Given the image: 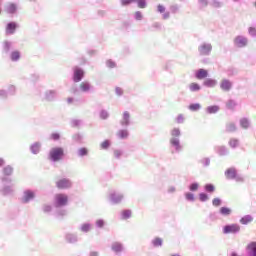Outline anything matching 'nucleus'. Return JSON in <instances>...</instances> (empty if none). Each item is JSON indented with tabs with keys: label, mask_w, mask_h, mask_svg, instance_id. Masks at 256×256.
I'll use <instances>...</instances> for the list:
<instances>
[{
	"label": "nucleus",
	"mask_w": 256,
	"mask_h": 256,
	"mask_svg": "<svg viewBox=\"0 0 256 256\" xmlns=\"http://www.w3.org/2000/svg\"><path fill=\"white\" fill-rule=\"evenodd\" d=\"M226 107L227 109H230V111H233L235 107H237V101L233 99L228 100L226 103Z\"/></svg>",
	"instance_id": "5701e85b"
},
{
	"label": "nucleus",
	"mask_w": 256,
	"mask_h": 256,
	"mask_svg": "<svg viewBox=\"0 0 256 256\" xmlns=\"http://www.w3.org/2000/svg\"><path fill=\"white\" fill-rule=\"evenodd\" d=\"M60 137L61 136L58 133H53L51 135V139H53V141H59Z\"/></svg>",
	"instance_id": "8fccbe9b"
},
{
	"label": "nucleus",
	"mask_w": 256,
	"mask_h": 256,
	"mask_svg": "<svg viewBox=\"0 0 256 256\" xmlns=\"http://www.w3.org/2000/svg\"><path fill=\"white\" fill-rule=\"evenodd\" d=\"M129 217H131V210H123L122 219H129Z\"/></svg>",
	"instance_id": "ea45409f"
},
{
	"label": "nucleus",
	"mask_w": 256,
	"mask_h": 256,
	"mask_svg": "<svg viewBox=\"0 0 256 256\" xmlns=\"http://www.w3.org/2000/svg\"><path fill=\"white\" fill-rule=\"evenodd\" d=\"M112 250L115 251V253H120V251H123V246L119 243H114L112 245Z\"/></svg>",
	"instance_id": "72a5a7b5"
},
{
	"label": "nucleus",
	"mask_w": 256,
	"mask_h": 256,
	"mask_svg": "<svg viewBox=\"0 0 256 256\" xmlns=\"http://www.w3.org/2000/svg\"><path fill=\"white\" fill-rule=\"evenodd\" d=\"M224 3L221 0H209V6L213 7V9H221Z\"/></svg>",
	"instance_id": "4468645a"
},
{
	"label": "nucleus",
	"mask_w": 256,
	"mask_h": 256,
	"mask_svg": "<svg viewBox=\"0 0 256 256\" xmlns=\"http://www.w3.org/2000/svg\"><path fill=\"white\" fill-rule=\"evenodd\" d=\"M115 92H116V95H119V96L123 95V89H121L120 87H117L115 89Z\"/></svg>",
	"instance_id": "4d7b16f0"
},
{
	"label": "nucleus",
	"mask_w": 256,
	"mask_h": 256,
	"mask_svg": "<svg viewBox=\"0 0 256 256\" xmlns=\"http://www.w3.org/2000/svg\"><path fill=\"white\" fill-rule=\"evenodd\" d=\"M114 155H116V157H119L121 155V153L119 151H115Z\"/></svg>",
	"instance_id": "e2e57ef3"
},
{
	"label": "nucleus",
	"mask_w": 256,
	"mask_h": 256,
	"mask_svg": "<svg viewBox=\"0 0 256 256\" xmlns=\"http://www.w3.org/2000/svg\"><path fill=\"white\" fill-rule=\"evenodd\" d=\"M91 89V84L89 82H82L80 84V90L83 91V93H87Z\"/></svg>",
	"instance_id": "393cba45"
},
{
	"label": "nucleus",
	"mask_w": 256,
	"mask_h": 256,
	"mask_svg": "<svg viewBox=\"0 0 256 256\" xmlns=\"http://www.w3.org/2000/svg\"><path fill=\"white\" fill-rule=\"evenodd\" d=\"M71 185H72L71 180L67 178H62L56 181V187L58 189H70Z\"/></svg>",
	"instance_id": "423d86ee"
},
{
	"label": "nucleus",
	"mask_w": 256,
	"mask_h": 256,
	"mask_svg": "<svg viewBox=\"0 0 256 256\" xmlns=\"http://www.w3.org/2000/svg\"><path fill=\"white\" fill-rule=\"evenodd\" d=\"M251 125V122H249V119L242 118L240 119V126L242 129H249V126Z\"/></svg>",
	"instance_id": "b1692460"
},
{
	"label": "nucleus",
	"mask_w": 256,
	"mask_h": 256,
	"mask_svg": "<svg viewBox=\"0 0 256 256\" xmlns=\"http://www.w3.org/2000/svg\"><path fill=\"white\" fill-rule=\"evenodd\" d=\"M12 61H19L21 59V53L19 51H14L11 53Z\"/></svg>",
	"instance_id": "473e14b6"
},
{
	"label": "nucleus",
	"mask_w": 256,
	"mask_h": 256,
	"mask_svg": "<svg viewBox=\"0 0 256 256\" xmlns=\"http://www.w3.org/2000/svg\"><path fill=\"white\" fill-rule=\"evenodd\" d=\"M90 229H91V225H89V224L82 225V231L84 233H87L88 231H90Z\"/></svg>",
	"instance_id": "49530a36"
},
{
	"label": "nucleus",
	"mask_w": 256,
	"mask_h": 256,
	"mask_svg": "<svg viewBox=\"0 0 256 256\" xmlns=\"http://www.w3.org/2000/svg\"><path fill=\"white\" fill-rule=\"evenodd\" d=\"M205 161H209V158H206Z\"/></svg>",
	"instance_id": "774afa93"
},
{
	"label": "nucleus",
	"mask_w": 256,
	"mask_h": 256,
	"mask_svg": "<svg viewBox=\"0 0 256 256\" xmlns=\"http://www.w3.org/2000/svg\"><path fill=\"white\" fill-rule=\"evenodd\" d=\"M234 1V3H237V1H239V0H233Z\"/></svg>",
	"instance_id": "338daca9"
},
{
	"label": "nucleus",
	"mask_w": 256,
	"mask_h": 256,
	"mask_svg": "<svg viewBox=\"0 0 256 256\" xmlns=\"http://www.w3.org/2000/svg\"><path fill=\"white\" fill-rule=\"evenodd\" d=\"M135 19L137 21H141V19H143V14H141L139 11L135 12Z\"/></svg>",
	"instance_id": "09e8293b"
},
{
	"label": "nucleus",
	"mask_w": 256,
	"mask_h": 256,
	"mask_svg": "<svg viewBox=\"0 0 256 256\" xmlns=\"http://www.w3.org/2000/svg\"><path fill=\"white\" fill-rule=\"evenodd\" d=\"M153 245H154V247H159V245H161V239H159V238L154 239Z\"/></svg>",
	"instance_id": "864d4df0"
},
{
	"label": "nucleus",
	"mask_w": 256,
	"mask_h": 256,
	"mask_svg": "<svg viewBox=\"0 0 256 256\" xmlns=\"http://www.w3.org/2000/svg\"><path fill=\"white\" fill-rule=\"evenodd\" d=\"M129 112H124L123 119L121 121V125H129V119H130Z\"/></svg>",
	"instance_id": "c756f323"
},
{
	"label": "nucleus",
	"mask_w": 256,
	"mask_h": 256,
	"mask_svg": "<svg viewBox=\"0 0 256 256\" xmlns=\"http://www.w3.org/2000/svg\"><path fill=\"white\" fill-rule=\"evenodd\" d=\"M241 230V227H239V225L237 224H231V225H227L224 227L223 232L225 234H229V233H239V231Z\"/></svg>",
	"instance_id": "1a4fd4ad"
},
{
	"label": "nucleus",
	"mask_w": 256,
	"mask_h": 256,
	"mask_svg": "<svg viewBox=\"0 0 256 256\" xmlns=\"http://www.w3.org/2000/svg\"><path fill=\"white\" fill-rule=\"evenodd\" d=\"M161 14H162V19L167 21L168 19H171V12L165 11V6H161Z\"/></svg>",
	"instance_id": "4be33fe9"
},
{
	"label": "nucleus",
	"mask_w": 256,
	"mask_h": 256,
	"mask_svg": "<svg viewBox=\"0 0 256 256\" xmlns=\"http://www.w3.org/2000/svg\"><path fill=\"white\" fill-rule=\"evenodd\" d=\"M199 189V185L197 183L190 185V191H197Z\"/></svg>",
	"instance_id": "5fc2aeb1"
},
{
	"label": "nucleus",
	"mask_w": 256,
	"mask_h": 256,
	"mask_svg": "<svg viewBox=\"0 0 256 256\" xmlns=\"http://www.w3.org/2000/svg\"><path fill=\"white\" fill-rule=\"evenodd\" d=\"M185 197L187 201H195V196L193 195V193H186Z\"/></svg>",
	"instance_id": "37998d69"
},
{
	"label": "nucleus",
	"mask_w": 256,
	"mask_h": 256,
	"mask_svg": "<svg viewBox=\"0 0 256 256\" xmlns=\"http://www.w3.org/2000/svg\"><path fill=\"white\" fill-rule=\"evenodd\" d=\"M233 45L237 49H245L249 45V38L243 35H238L233 40Z\"/></svg>",
	"instance_id": "20e7f679"
},
{
	"label": "nucleus",
	"mask_w": 256,
	"mask_h": 256,
	"mask_svg": "<svg viewBox=\"0 0 256 256\" xmlns=\"http://www.w3.org/2000/svg\"><path fill=\"white\" fill-rule=\"evenodd\" d=\"M237 131V125L234 122H228L226 124V133H235Z\"/></svg>",
	"instance_id": "a211bd4d"
},
{
	"label": "nucleus",
	"mask_w": 256,
	"mask_h": 256,
	"mask_svg": "<svg viewBox=\"0 0 256 256\" xmlns=\"http://www.w3.org/2000/svg\"><path fill=\"white\" fill-rule=\"evenodd\" d=\"M199 197H200V201H207V199H209V197L205 193H201Z\"/></svg>",
	"instance_id": "603ef678"
},
{
	"label": "nucleus",
	"mask_w": 256,
	"mask_h": 256,
	"mask_svg": "<svg viewBox=\"0 0 256 256\" xmlns=\"http://www.w3.org/2000/svg\"><path fill=\"white\" fill-rule=\"evenodd\" d=\"M44 211L45 213H49V211H51V206L49 205L44 206Z\"/></svg>",
	"instance_id": "680f3d73"
},
{
	"label": "nucleus",
	"mask_w": 256,
	"mask_h": 256,
	"mask_svg": "<svg viewBox=\"0 0 256 256\" xmlns=\"http://www.w3.org/2000/svg\"><path fill=\"white\" fill-rule=\"evenodd\" d=\"M5 11L6 13H10L11 15H13L14 13H17V5L13 3L7 4L5 7Z\"/></svg>",
	"instance_id": "f3484780"
},
{
	"label": "nucleus",
	"mask_w": 256,
	"mask_h": 256,
	"mask_svg": "<svg viewBox=\"0 0 256 256\" xmlns=\"http://www.w3.org/2000/svg\"><path fill=\"white\" fill-rule=\"evenodd\" d=\"M171 67H173V63L166 62V64L164 65V71H171Z\"/></svg>",
	"instance_id": "c03bdc74"
},
{
	"label": "nucleus",
	"mask_w": 256,
	"mask_h": 256,
	"mask_svg": "<svg viewBox=\"0 0 256 256\" xmlns=\"http://www.w3.org/2000/svg\"><path fill=\"white\" fill-rule=\"evenodd\" d=\"M31 151L32 153H34V155H37V153H39V151H41V144L39 143H35L31 146Z\"/></svg>",
	"instance_id": "7c9ffc66"
},
{
	"label": "nucleus",
	"mask_w": 256,
	"mask_h": 256,
	"mask_svg": "<svg viewBox=\"0 0 256 256\" xmlns=\"http://www.w3.org/2000/svg\"><path fill=\"white\" fill-rule=\"evenodd\" d=\"M84 76H85V72L83 71V69H81V68L74 69L73 80L75 83H79V81H81V79H83Z\"/></svg>",
	"instance_id": "9d476101"
},
{
	"label": "nucleus",
	"mask_w": 256,
	"mask_h": 256,
	"mask_svg": "<svg viewBox=\"0 0 256 256\" xmlns=\"http://www.w3.org/2000/svg\"><path fill=\"white\" fill-rule=\"evenodd\" d=\"M133 1H135V0H121V3H122V5H131V3H133Z\"/></svg>",
	"instance_id": "6e6d98bb"
},
{
	"label": "nucleus",
	"mask_w": 256,
	"mask_h": 256,
	"mask_svg": "<svg viewBox=\"0 0 256 256\" xmlns=\"http://www.w3.org/2000/svg\"><path fill=\"white\" fill-rule=\"evenodd\" d=\"M208 76L209 72L203 68L198 69L195 73L196 79H206Z\"/></svg>",
	"instance_id": "f8f14e48"
},
{
	"label": "nucleus",
	"mask_w": 256,
	"mask_h": 256,
	"mask_svg": "<svg viewBox=\"0 0 256 256\" xmlns=\"http://www.w3.org/2000/svg\"><path fill=\"white\" fill-rule=\"evenodd\" d=\"M221 215H231V209L228 207L220 208Z\"/></svg>",
	"instance_id": "c9c22d12"
},
{
	"label": "nucleus",
	"mask_w": 256,
	"mask_h": 256,
	"mask_svg": "<svg viewBox=\"0 0 256 256\" xmlns=\"http://www.w3.org/2000/svg\"><path fill=\"white\" fill-rule=\"evenodd\" d=\"M188 109H189L190 111H193V112L200 111V109H201V104H199V103H192V104H190V105L188 106Z\"/></svg>",
	"instance_id": "cd10ccee"
},
{
	"label": "nucleus",
	"mask_w": 256,
	"mask_h": 256,
	"mask_svg": "<svg viewBox=\"0 0 256 256\" xmlns=\"http://www.w3.org/2000/svg\"><path fill=\"white\" fill-rule=\"evenodd\" d=\"M220 89L222 91H224L225 93H229V91H231V89H233V82H231V80H229V79H223L220 82Z\"/></svg>",
	"instance_id": "0eeeda50"
},
{
	"label": "nucleus",
	"mask_w": 256,
	"mask_h": 256,
	"mask_svg": "<svg viewBox=\"0 0 256 256\" xmlns=\"http://www.w3.org/2000/svg\"><path fill=\"white\" fill-rule=\"evenodd\" d=\"M117 136L119 137V139H127V137H129V131L120 130L117 132Z\"/></svg>",
	"instance_id": "c85d7f7f"
},
{
	"label": "nucleus",
	"mask_w": 256,
	"mask_h": 256,
	"mask_svg": "<svg viewBox=\"0 0 256 256\" xmlns=\"http://www.w3.org/2000/svg\"><path fill=\"white\" fill-rule=\"evenodd\" d=\"M248 34L250 37H256V28L255 27H249L248 28Z\"/></svg>",
	"instance_id": "a19ab883"
},
{
	"label": "nucleus",
	"mask_w": 256,
	"mask_h": 256,
	"mask_svg": "<svg viewBox=\"0 0 256 256\" xmlns=\"http://www.w3.org/2000/svg\"><path fill=\"white\" fill-rule=\"evenodd\" d=\"M203 85L204 87H209V88L217 87V80L208 78L204 81Z\"/></svg>",
	"instance_id": "dca6fc26"
},
{
	"label": "nucleus",
	"mask_w": 256,
	"mask_h": 256,
	"mask_svg": "<svg viewBox=\"0 0 256 256\" xmlns=\"http://www.w3.org/2000/svg\"><path fill=\"white\" fill-rule=\"evenodd\" d=\"M96 225L97 227H103V225H105V222L103 220H97Z\"/></svg>",
	"instance_id": "bf43d9fd"
},
{
	"label": "nucleus",
	"mask_w": 256,
	"mask_h": 256,
	"mask_svg": "<svg viewBox=\"0 0 256 256\" xmlns=\"http://www.w3.org/2000/svg\"><path fill=\"white\" fill-rule=\"evenodd\" d=\"M134 1H138V7L140 9H145V7H147V1L146 0H134Z\"/></svg>",
	"instance_id": "58836bf2"
},
{
	"label": "nucleus",
	"mask_w": 256,
	"mask_h": 256,
	"mask_svg": "<svg viewBox=\"0 0 256 256\" xmlns=\"http://www.w3.org/2000/svg\"><path fill=\"white\" fill-rule=\"evenodd\" d=\"M251 221H253V217L247 215L241 218L240 223H242V225H247L248 223H251Z\"/></svg>",
	"instance_id": "2f4dec72"
},
{
	"label": "nucleus",
	"mask_w": 256,
	"mask_h": 256,
	"mask_svg": "<svg viewBox=\"0 0 256 256\" xmlns=\"http://www.w3.org/2000/svg\"><path fill=\"white\" fill-rule=\"evenodd\" d=\"M100 117H101L102 119H107V117H108L107 112H105V111L101 112Z\"/></svg>",
	"instance_id": "052dcab7"
},
{
	"label": "nucleus",
	"mask_w": 256,
	"mask_h": 256,
	"mask_svg": "<svg viewBox=\"0 0 256 256\" xmlns=\"http://www.w3.org/2000/svg\"><path fill=\"white\" fill-rule=\"evenodd\" d=\"M225 175H226L227 179H235V177L237 175V171L235 170V168H230V169L226 170Z\"/></svg>",
	"instance_id": "6ab92c4d"
},
{
	"label": "nucleus",
	"mask_w": 256,
	"mask_h": 256,
	"mask_svg": "<svg viewBox=\"0 0 256 256\" xmlns=\"http://www.w3.org/2000/svg\"><path fill=\"white\" fill-rule=\"evenodd\" d=\"M211 51H213V45L209 42H202L198 46V53L201 57H209Z\"/></svg>",
	"instance_id": "f03ea898"
},
{
	"label": "nucleus",
	"mask_w": 256,
	"mask_h": 256,
	"mask_svg": "<svg viewBox=\"0 0 256 256\" xmlns=\"http://www.w3.org/2000/svg\"><path fill=\"white\" fill-rule=\"evenodd\" d=\"M169 11L170 13H172L173 15L179 13L181 11V5L179 4H172L169 7Z\"/></svg>",
	"instance_id": "aec40b11"
},
{
	"label": "nucleus",
	"mask_w": 256,
	"mask_h": 256,
	"mask_svg": "<svg viewBox=\"0 0 256 256\" xmlns=\"http://www.w3.org/2000/svg\"><path fill=\"white\" fill-rule=\"evenodd\" d=\"M239 143V139L231 138L228 142V145L231 147V149H237V147H239Z\"/></svg>",
	"instance_id": "412c9836"
},
{
	"label": "nucleus",
	"mask_w": 256,
	"mask_h": 256,
	"mask_svg": "<svg viewBox=\"0 0 256 256\" xmlns=\"http://www.w3.org/2000/svg\"><path fill=\"white\" fill-rule=\"evenodd\" d=\"M214 151L220 157H225V156L229 155V148H227V146H223V145L215 146Z\"/></svg>",
	"instance_id": "6e6552de"
},
{
	"label": "nucleus",
	"mask_w": 256,
	"mask_h": 256,
	"mask_svg": "<svg viewBox=\"0 0 256 256\" xmlns=\"http://www.w3.org/2000/svg\"><path fill=\"white\" fill-rule=\"evenodd\" d=\"M64 155H65V152H63V148L56 147V148H52V150L50 151V157L54 161H59L63 159Z\"/></svg>",
	"instance_id": "39448f33"
},
{
	"label": "nucleus",
	"mask_w": 256,
	"mask_h": 256,
	"mask_svg": "<svg viewBox=\"0 0 256 256\" xmlns=\"http://www.w3.org/2000/svg\"><path fill=\"white\" fill-rule=\"evenodd\" d=\"M11 173H13V168L11 167H6L4 169V175H11Z\"/></svg>",
	"instance_id": "de8ad7c7"
},
{
	"label": "nucleus",
	"mask_w": 256,
	"mask_h": 256,
	"mask_svg": "<svg viewBox=\"0 0 256 256\" xmlns=\"http://www.w3.org/2000/svg\"><path fill=\"white\" fill-rule=\"evenodd\" d=\"M68 103H73V98H68Z\"/></svg>",
	"instance_id": "0e129e2a"
},
{
	"label": "nucleus",
	"mask_w": 256,
	"mask_h": 256,
	"mask_svg": "<svg viewBox=\"0 0 256 256\" xmlns=\"http://www.w3.org/2000/svg\"><path fill=\"white\" fill-rule=\"evenodd\" d=\"M212 205H214V207H219V205H221V199L214 198L212 201Z\"/></svg>",
	"instance_id": "a18cd8bd"
},
{
	"label": "nucleus",
	"mask_w": 256,
	"mask_h": 256,
	"mask_svg": "<svg viewBox=\"0 0 256 256\" xmlns=\"http://www.w3.org/2000/svg\"><path fill=\"white\" fill-rule=\"evenodd\" d=\"M231 256H239L237 253H232Z\"/></svg>",
	"instance_id": "69168bd1"
},
{
	"label": "nucleus",
	"mask_w": 256,
	"mask_h": 256,
	"mask_svg": "<svg viewBox=\"0 0 256 256\" xmlns=\"http://www.w3.org/2000/svg\"><path fill=\"white\" fill-rule=\"evenodd\" d=\"M17 29V23L10 22L6 25V35H13Z\"/></svg>",
	"instance_id": "9b49d317"
},
{
	"label": "nucleus",
	"mask_w": 256,
	"mask_h": 256,
	"mask_svg": "<svg viewBox=\"0 0 256 256\" xmlns=\"http://www.w3.org/2000/svg\"><path fill=\"white\" fill-rule=\"evenodd\" d=\"M111 146V142L109 140H105L100 144L101 149H109Z\"/></svg>",
	"instance_id": "e433bc0d"
},
{
	"label": "nucleus",
	"mask_w": 256,
	"mask_h": 256,
	"mask_svg": "<svg viewBox=\"0 0 256 256\" xmlns=\"http://www.w3.org/2000/svg\"><path fill=\"white\" fill-rule=\"evenodd\" d=\"M107 66L110 67V69H113V67H115V62L108 60L107 61Z\"/></svg>",
	"instance_id": "13d9d810"
},
{
	"label": "nucleus",
	"mask_w": 256,
	"mask_h": 256,
	"mask_svg": "<svg viewBox=\"0 0 256 256\" xmlns=\"http://www.w3.org/2000/svg\"><path fill=\"white\" fill-rule=\"evenodd\" d=\"M246 249L250 256H256V242H250L246 246Z\"/></svg>",
	"instance_id": "ddd939ff"
},
{
	"label": "nucleus",
	"mask_w": 256,
	"mask_h": 256,
	"mask_svg": "<svg viewBox=\"0 0 256 256\" xmlns=\"http://www.w3.org/2000/svg\"><path fill=\"white\" fill-rule=\"evenodd\" d=\"M189 89L192 93H197V91H201V86L198 83H191Z\"/></svg>",
	"instance_id": "bb28decb"
},
{
	"label": "nucleus",
	"mask_w": 256,
	"mask_h": 256,
	"mask_svg": "<svg viewBox=\"0 0 256 256\" xmlns=\"http://www.w3.org/2000/svg\"><path fill=\"white\" fill-rule=\"evenodd\" d=\"M219 106H217V105H212V106H208L207 108H206V113L208 114V115H215L216 113H219Z\"/></svg>",
	"instance_id": "2eb2a0df"
},
{
	"label": "nucleus",
	"mask_w": 256,
	"mask_h": 256,
	"mask_svg": "<svg viewBox=\"0 0 256 256\" xmlns=\"http://www.w3.org/2000/svg\"><path fill=\"white\" fill-rule=\"evenodd\" d=\"M177 123H183L185 121V118L183 117V114H180L176 118Z\"/></svg>",
	"instance_id": "3c124183"
},
{
	"label": "nucleus",
	"mask_w": 256,
	"mask_h": 256,
	"mask_svg": "<svg viewBox=\"0 0 256 256\" xmlns=\"http://www.w3.org/2000/svg\"><path fill=\"white\" fill-rule=\"evenodd\" d=\"M198 5L201 9H205L209 5V0H198Z\"/></svg>",
	"instance_id": "f704fd0d"
},
{
	"label": "nucleus",
	"mask_w": 256,
	"mask_h": 256,
	"mask_svg": "<svg viewBox=\"0 0 256 256\" xmlns=\"http://www.w3.org/2000/svg\"><path fill=\"white\" fill-rule=\"evenodd\" d=\"M206 191H208V193H213V191H215V186H213L212 184H208L205 186Z\"/></svg>",
	"instance_id": "79ce46f5"
},
{
	"label": "nucleus",
	"mask_w": 256,
	"mask_h": 256,
	"mask_svg": "<svg viewBox=\"0 0 256 256\" xmlns=\"http://www.w3.org/2000/svg\"><path fill=\"white\" fill-rule=\"evenodd\" d=\"M35 197V194L31 191H26L24 194V203H29L30 199H33Z\"/></svg>",
	"instance_id": "a878e982"
},
{
	"label": "nucleus",
	"mask_w": 256,
	"mask_h": 256,
	"mask_svg": "<svg viewBox=\"0 0 256 256\" xmlns=\"http://www.w3.org/2000/svg\"><path fill=\"white\" fill-rule=\"evenodd\" d=\"M170 148L174 153H181L183 151V146L181 144V130L179 128H173L170 131Z\"/></svg>",
	"instance_id": "f257e3e1"
},
{
	"label": "nucleus",
	"mask_w": 256,
	"mask_h": 256,
	"mask_svg": "<svg viewBox=\"0 0 256 256\" xmlns=\"http://www.w3.org/2000/svg\"><path fill=\"white\" fill-rule=\"evenodd\" d=\"M89 153V150H87V148H80L78 150V155L80 157H85V155H87Z\"/></svg>",
	"instance_id": "4c0bfd02"
},
{
	"label": "nucleus",
	"mask_w": 256,
	"mask_h": 256,
	"mask_svg": "<svg viewBox=\"0 0 256 256\" xmlns=\"http://www.w3.org/2000/svg\"><path fill=\"white\" fill-rule=\"evenodd\" d=\"M69 203V196L67 194L58 193L54 196L55 207H65Z\"/></svg>",
	"instance_id": "7ed1b4c3"
}]
</instances>
